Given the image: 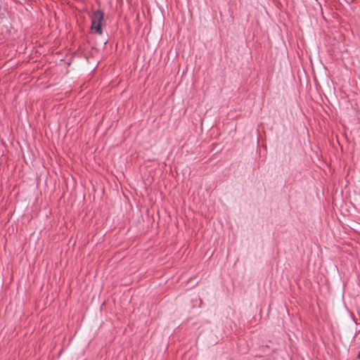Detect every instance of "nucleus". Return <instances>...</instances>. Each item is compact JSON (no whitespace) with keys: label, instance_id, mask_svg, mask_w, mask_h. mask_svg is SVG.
I'll list each match as a JSON object with an SVG mask.
<instances>
[{"label":"nucleus","instance_id":"nucleus-1","mask_svg":"<svg viewBox=\"0 0 360 360\" xmlns=\"http://www.w3.org/2000/svg\"><path fill=\"white\" fill-rule=\"evenodd\" d=\"M104 19V12L101 9L94 11L91 16V31L93 34L101 35L103 33L102 21Z\"/></svg>","mask_w":360,"mask_h":360},{"label":"nucleus","instance_id":"nucleus-2","mask_svg":"<svg viewBox=\"0 0 360 360\" xmlns=\"http://www.w3.org/2000/svg\"><path fill=\"white\" fill-rule=\"evenodd\" d=\"M357 359L360 360V350L358 352V354H357Z\"/></svg>","mask_w":360,"mask_h":360},{"label":"nucleus","instance_id":"nucleus-3","mask_svg":"<svg viewBox=\"0 0 360 360\" xmlns=\"http://www.w3.org/2000/svg\"><path fill=\"white\" fill-rule=\"evenodd\" d=\"M319 7L321 8V10L322 11V7H321V4H320V3H319Z\"/></svg>","mask_w":360,"mask_h":360},{"label":"nucleus","instance_id":"nucleus-4","mask_svg":"<svg viewBox=\"0 0 360 360\" xmlns=\"http://www.w3.org/2000/svg\"><path fill=\"white\" fill-rule=\"evenodd\" d=\"M108 42V40H106L105 42H104V45H105Z\"/></svg>","mask_w":360,"mask_h":360}]
</instances>
